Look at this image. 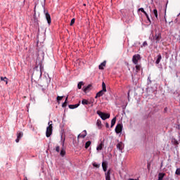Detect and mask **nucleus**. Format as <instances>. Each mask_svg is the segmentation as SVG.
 <instances>
[{
	"instance_id": "obj_1",
	"label": "nucleus",
	"mask_w": 180,
	"mask_h": 180,
	"mask_svg": "<svg viewBox=\"0 0 180 180\" xmlns=\"http://www.w3.org/2000/svg\"><path fill=\"white\" fill-rule=\"evenodd\" d=\"M105 92H106V84L103 82L102 83V90L98 91L96 96L95 98H101V96H103V95L105 94Z\"/></svg>"
},
{
	"instance_id": "obj_2",
	"label": "nucleus",
	"mask_w": 180,
	"mask_h": 180,
	"mask_svg": "<svg viewBox=\"0 0 180 180\" xmlns=\"http://www.w3.org/2000/svg\"><path fill=\"white\" fill-rule=\"evenodd\" d=\"M51 123H53L52 121L50 122ZM49 122V127L46 128V137H50L51 134H53V124H51Z\"/></svg>"
},
{
	"instance_id": "obj_3",
	"label": "nucleus",
	"mask_w": 180,
	"mask_h": 180,
	"mask_svg": "<svg viewBox=\"0 0 180 180\" xmlns=\"http://www.w3.org/2000/svg\"><path fill=\"white\" fill-rule=\"evenodd\" d=\"M96 113L97 115H98V116H100V117L103 120H106V119H109V117H110V114L105 113V112H103L102 111L98 110Z\"/></svg>"
},
{
	"instance_id": "obj_4",
	"label": "nucleus",
	"mask_w": 180,
	"mask_h": 180,
	"mask_svg": "<svg viewBox=\"0 0 180 180\" xmlns=\"http://www.w3.org/2000/svg\"><path fill=\"white\" fill-rule=\"evenodd\" d=\"M139 60H141V56L140 54H135L132 57V62L135 64L137 65L139 64Z\"/></svg>"
},
{
	"instance_id": "obj_5",
	"label": "nucleus",
	"mask_w": 180,
	"mask_h": 180,
	"mask_svg": "<svg viewBox=\"0 0 180 180\" xmlns=\"http://www.w3.org/2000/svg\"><path fill=\"white\" fill-rule=\"evenodd\" d=\"M122 130H123V124H117V126L115 127V133H117V134H119L122 133Z\"/></svg>"
},
{
	"instance_id": "obj_6",
	"label": "nucleus",
	"mask_w": 180,
	"mask_h": 180,
	"mask_svg": "<svg viewBox=\"0 0 180 180\" xmlns=\"http://www.w3.org/2000/svg\"><path fill=\"white\" fill-rule=\"evenodd\" d=\"M82 105H91V106H94V101H88L86 99H83L82 101Z\"/></svg>"
},
{
	"instance_id": "obj_7",
	"label": "nucleus",
	"mask_w": 180,
	"mask_h": 180,
	"mask_svg": "<svg viewBox=\"0 0 180 180\" xmlns=\"http://www.w3.org/2000/svg\"><path fill=\"white\" fill-rule=\"evenodd\" d=\"M86 130L83 131V134H79L77 136V141H79V139H85L86 137Z\"/></svg>"
},
{
	"instance_id": "obj_8",
	"label": "nucleus",
	"mask_w": 180,
	"mask_h": 180,
	"mask_svg": "<svg viewBox=\"0 0 180 180\" xmlns=\"http://www.w3.org/2000/svg\"><path fill=\"white\" fill-rule=\"evenodd\" d=\"M23 137V132L18 131L17 132V139H15V142L19 143L20 139Z\"/></svg>"
},
{
	"instance_id": "obj_9",
	"label": "nucleus",
	"mask_w": 180,
	"mask_h": 180,
	"mask_svg": "<svg viewBox=\"0 0 180 180\" xmlns=\"http://www.w3.org/2000/svg\"><path fill=\"white\" fill-rule=\"evenodd\" d=\"M46 19L48 22L49 25H51V17L50 16L49 13H45Z\"/></svg>"
},
{
	"instance_id": "obj_10",
	"label": "nucleus",
	"mask_w": 180,
	"mask_h": 180,
	"mask_svg": "<svg viewBox=\"0 0 180 180\" xmlns=\"http://www.w3.org/2000/svg\"><path fill=\"white\" fill-rule=\"evenodd\" d=\"M102 167H103V169L104 172H106V171H108V162H103Z\"/></svg>"
},
{
	"instance_id": "obj_11",
	"label": "nucleus",
	"mask_w": 180,
	"mask_h": 180,
	"mask_svg": "<svg viewBox=\"0 0 180 180\" xmlns=\"http://www.w3.org/2000/svg\"><path fill=\"white\" fill-rule=\"evenodd\" d=\"M92 86V85L89 84L87 86L84 88V92H85V94H86L87 92H89V91H91V87Z\"/></svg>"
},
{
	"instance_id": "obj_12",
	"label": "nucleus",
	"mask_w": 180,
	"mask_h": 180,
	"mask_svg": "<svg viewBox=\"0 0 180 180\" xmlns=\"http://www.w3.org/2000/svg\"><path fill=\"white\" fill-rule=\"evenodd\" d=\"M117 150H120V151H122L123 150V143L122 142L118 143L117 145Z\"/></svg>"
},
{
	"instance_id": "obj_13",
	"label": "nucleus",
	"mask_w": 180,
	"mask_h": 180,
	"mask_svg": "<svg viewBox=\"0 0 180 180\" xmlns=\"http://www.w3.org/2000/svg\"><path fill=\"white\" fill-rule=\"evenodd\" d=\"M103 146H104L103 141H101V143L96 148L97 151H101V150L103 148Z\"/></svg>"
},
{
	"instance_id": "obj_14",
	"label": "nucleus",
	"mask_w": 180,
	"mask_h": 180,
	"mask_svg": "<svg viewBox=\"0 0 180 180\" xmlns=\"http://www.w3.org/2000/svg\"><path fill=\"white\" fill-rule=\"evenodd\" d=\"M105 180H110V169H109L107 172L105 173Z\"/></svg>"
},
{
	"instance_id": "obj_15",
	"label": "nucleus",
	"mask_w": 180,
	"mask_h": 180,
	"mask_svg": "<svg viewBox=\"0 0 180 180\" xmlns=\"http://www.w3.org/2000/svg\"><path fill=\"white\" fill-rule=\"evenodd\" d=\"M79 103H81V101H79V103L75 104V105H69V108L70 109H76V108H78V106H79Z\"/></svg>"
},
{
	"instance_id": "obj_16",
	"label": "nucleus",
	"mask_w": 180,
	"mask_h": 180,
	"mask_svg": "<svg viewBox=\"0 0 180 180\" xmlns=\"http://www.w3.org/2000/svg\"><path fill=\"white\" fill-rule=\"evenodd\" d=\"M161 60H162V56H161V54L158 55V58L155 61V64H160Z\"/></svg>"
},
{
	"instance_id": "obj_17",
	"label": "nucleus",
	"mask_w": 180,
	"mask_h": 180,
	"mask_svg": "<svg viewBox=\"0 0 180 180\" xmlns=\"http://www.w3.org/2000/svg\"><path fill=\"white\" fill-rule=\"evenodd\" d=\"M164 176H165V173H159V174H158V180L164 179Z\"/></svg>"
},
{
	"instance_id": "obj_18",
	"label": "nucleus",
	"mask_w": 180,
	"mask_h": 180,
	"mask_svg": "<svg viewBox=\"0 0 180 180\" xmlns=\"http://www.w3.org/2000/svg\"><path fill=\"white\" fill-rule=\"evenodd\" d=\"M106 65V61L103 62L99 66V70H103V67Z\"/></svg>"
},
{
	"instance_id": "obj_19",
	"label": "nucleus",
	"mask_w": 180,
	"mask_h": 180,
	"mask_svg": "<svg viewBox=\"0 0 180 180\" xmlns=\"http://www.w3.org/2000/svg\"><path fill=\"white\" fill-rule=\"evenodd\" d=\"M172 143H173V144H174V146H176V147H178V145L179 144V142H178L177 140L175 139H173L172 140Z\"/></svg>"
},
{
	"instance_id": "obj_20",
	"label": "nucleus",
	"mask_w": 180,
	"mask_h": 180,
	"mask_svg": "<svg viewBox=\"0 0 180 180\" xmlns=\"http://www.w3.org/2000/svg\"><path fill=\"white\" fill-rule=\"evenodd\" d=\"M136 72H139V71H140L141 70V65L137 64L136 65Z\"/></svg>"
},
{
	"instance_id": "obj_21",
	"label": "nucleus",
	"mask_w": 180,
	"mask_h": 180,
	"mask_svg": "<svg viewBox=\"0 0 180 180\" xmlns=\"http://www.w3.org/2000/svg\"><path fill=\"white\" fill-rule=\"evenodd\" d=\"M116 124V117L111 120V127H113Z\"/></svg>"
},
{
	"instance_id": "obj_22",
	"label": "nucleus",
	"mask_w": 180,
	"mask_h": 180,
	"mask_svg": "<svg viewBox=\"0 0 180 180\" xmlns=\"http://www.w3.org/2000/svg\"><path fill=\"white\" fill-rule=\"evenodd\" d=\"M92 142H91V141H88L87 142H86L85 143V148L88 149V148L91 146Z\"/></svg>"
},
{
	"instance_id": "obj_23",
	"label": "nucleus",
	"mask_w": 180,
	"mask_h": 180,
	"mask_svg": "<svg viewBox=\"0 0 180 180\" xmlns=\"http://www.w3.org/2000/svg\"><path fill=\"white\" fill-rule=\"evenodd\" d=\"M153 14L155 15L156 19H158V11H157V9H154L153 10Z\"/></svg>"
},
{
	"instance_id": "obj_24",
	"label": "nucleus",
	"mask_w": 180,
	"mask_h": 180,
	"mask_svg": "<svg viewBox=\"0 0 180 180\" xmlns=\"http://www.w3.org/2000/svg\"><path fill=\"white\" fill-rule=\"evenodd\" d=\"M68 101V97H66L65 102L62 104V107H63V108L67 107Z\"/></svg>"
},
{
	"instance_id": "obj_25",
	"label": "nucleus",
	"mask_w": 180,
	"mask_h": 180,
	"mask_svg": "<svg viewBox=\"0 0 180 180\" xmlns=\"http://www.w3.org/2000/svg\"><path fill=\"white\" fill-rule=\"evenodd\" d=\"M82 85H84V82H79L77 84L78 89H81V88H82Z\"/></svg>"
},
{
	"instance_id": "obj_26",
	"label": "nucleus",
	"mask_w": 180,
	"mask_h": 180,
	"mask_svg": "<svg viewBox=\"0 0 180 180\" xmlns=\"http://www.w3.org/2000/svg\"><path fill=\"white\" fill-rule=\"evenodd\" d=\"M60 155H61V157H64V155H65V150H64L63 148L61 149Z\"/></svg>"
},
{
	"instance_id": "obj_27",
	"label": "nucleus",
	"mask_w": 180,
	"mask_h": 180,
	"mask_svg": "<svg viewBox=\"0 0 180 180\" xmlns=\"http://www.w3.org/2000/svg\"><path fill=\"white\" fill-rule=\"evenodd\" d=\"M96 124L98 127H101V126H102V122L101 121V120H97Z\"/></svg>"
},
{
	"instance_id": "obj_28",
	"label": "nucleus",
	"mask_w": 180,
	"mask_h": 180,
	"mask_svg": "<svg viewBox=\"0 0 180 180\" xmlns=\"http://www.w3.org/2000/svg\"><path fill=\"white\" fill-rule=\"evenodd\" d=\"M160 39H161V35L155 36L156 43H158V41H160Z\"/></svg>"
},
{
	"instance_id": "obj_29",
	"label": "nucleus",
	"mask_w": 180,
	"mask_h": 180,
	"mask_svg": "<svg viewBox=\"0 0 180 180\" xmlns=\"http://www.w3.org/2000/svg\"><path fill=\"white\" fill-rule=\"evenodd\" d=\"M75 23V18H72L70 22V26H72Z\"/></svg>"
},
{
	"instance_id": "obj_30",
	"label": "nucleus",
	"mask_w": 180,
	"mask_h": 180,
	"mask_svg": "<svg viewBox=\"0 0 180 180\" xmlns=\"http://www.w3.org/2000/svg\"><path fill=\"white\" fill-rule=\"evenodd\" d=\"M138 11L142 12L143 13H146V11H144L143 8H139Z\"/></svg>"
},
{
	"instance_id": "obj_31",
	"label": "nucleus",
	"mask_w": 180,
	"mask_h": 180,
	"mask_svg": "<svg viewBox=\"0 0 180 180\" xmlns=\"http://www.w3.org/2000/svg\"><path fill=\"white\" fill-rule=\"evenodd\" d=\"M175 174L176 175H180V168L176 169Z\"/></svg>"
},
{
	"instance_id": "obj_32",
	"label": "nucleus",
	"mask_w": 180,
	"mask_h": 180,
	"mask_svg": "<svg viewBox=\"0 0 180 180\" xmlns=\"http://www.w3.org/2000/svg\"><path fill=\"white\" fill-rule=\"evenodd\" d=\"M63 98H64V96H58L56 99H57V101H62Z\"/></svg>"
},
{
	"instance_id": "obj_33",
	"label": "nucleus",
	"mask_w": 180,
	"mask_h": 180,
	"mask_svg": "<svg viewBox=\"0 0 180 180\" xmlns=\"http://www.w3.org/2000/svg\"><path fill=\"white\" fill-rule=\"evenodd\" d=\"M93 166L95 167V168H99L100 165L96 163H93Z\"/></svg>"
},
{
	"instance_id": "obj_34",
	"label": "nucleus",
	"mask_w": 180,
	"mask_h": 180,
	"mask_svg": "<svg viewBox=\"0 0 180 180\" xmlns=\"http://www.w3.org/2000/svg\"><path fill=\"white\" fill-rule=\"evenodd\" d=\"M56 151L57 153H60V146H56Z\"/></svg>"
},
{
	"instance_id": "obj_35",
	"label": "nucleus",
	"mask_w": 180,
	"mask_h": 180,
	"mask_svg": "<svg viewBox=\"0 0 180 180\" xmlns=\"http://www.w3.org/2000/svg\"><path fill=\"white\" fill-rule=\"evenodd\" d=\"M3 81H4V82H6V84H8V78L4 77V80Z\"/></svg>"
},
{
	"instance_id": "obj_36",
	"label": "nucleus",
	"mask_w": 180,
	"mask_h": 180,
	"mask_svg": "<svg viewBox=\"0 0 180 180\" xmlns=\"http://www.w3.org/2000/svg\"><path fill=\"white\" fill-rule=\"evenodd\" d=\"M43 70V67L41 66V64H40V75H41V70Z\"/></svg>"
},
{
	"instance_id": "obj_37",
	"label": "nucleus",
	"mask_w": 180,
	"mask_h": 180,
	"mask_svg": "<svg viewBox=\"0 0 180 180\" xmlns=\"http://www.w3.org/2000/svg\"><path fill=\"white\" fill-rule=\"evenodd\" d=\"M146 18H147L148 22H149L150 23H151V20H150V17L148 16V15H146Z\"/></svg>"
},
{
	"instance_id": "obj_38",
	"label": "nucleus",
	"mask_w": 180,
	"mask_h": 180,
	"mask_svg": "<svg viewBox=\"0 0 180 180\" xmlns=\"http://www.w3.org/2000/svg\"><path fill=\"white\" fill-rule=\"evenodd\" d=\"M143 46L144 47H146V46H148L147 41H144V42L143 43Z\"/></svg>"
},
{
	"instance_id": "obj_39",
	"label": "nucleus",
	"mask_w": 180,
	"mask_h": 180,
	"mask_svg": "<svg viewBox=\"0 0 180 180\" xmlns=\"http://www.w3.org/2000/svg\"><path fill=\"white\" fill-rule=\"evenodd\" d=\"M105 127L107 129H109V123H108V122L105 123Z\"/></svg>"
},
{
	"instance_id": "obj_40",
	"label": "nucleus",
	"mask_w": 180,
	"mask_h": 180,
	"mask_svg": "<svg viewBox=\"0 0 180 180\" xmlns=\"http://www.w3.org/2000/svg\"><path fill=\"white\" fill-rule=\"evenodd\" d=\"M144 13V15H146V16H148V14H147V12H146L145 11V13Z\"/></svg>"
},
{
	"instance_id": "obj_41",
	"label": "nucleus",
	"mask_w": 180,
	"mask_h": 180,
	"mask_svg": "<svg viewBox=\"0 0 180 180\" xmlns=\"http://www.w3.org/2000/svg\"><path fill=\"white\" fill-rule=\"evenodd\" d=\"M4 77H1V81H4Z\"/></svg>"
},
{
	"instance_id": "obj_42",
	"label": "nucleus",
	"mask_w": 180,
	"mask_h": 180,
	"mask_svg": "<svg viewBox=\"0 0 180 180\" xmlns=\"http://www.w3.org/2000/svg\"><path fill=\"white\" fill-rule=\"evenodd\" d=\"M23 180H27V177H25Z\"/></svg>"
}]
</instances>
